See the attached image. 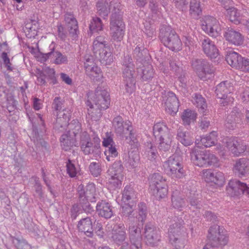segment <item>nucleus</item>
<instances>
[{"instance_id": "f257e3e1", "label": "nucleus", "mask_w": 249, "mask_h": 249, "mask_svg": "<svg viewBox=\"0 0 249 249\" xmlns=\"http://www.w3.org/2000/svg\"><path fill=\"white\" fill-rule=\"evenodd\" d=\"M136 194L133 187L131 185L125 188V215L129 217L128 219L132 224L129 223V231L130 232V240L136 248H138L142 239L140 228L133 226V223L137 221L141 222L143 224L147 214L146 206L144 203H141L139 205L138 217H134V210L136 205Z\"/></svg>"}, {"instance_id": "f03ea898", "label": "nucleus", "mask_w": 249, "mask_h": 249, "mask_svg": "<svg viewBox=\"0 0 249 249\" xmlns=\"http://www.w3.org/2000/svg\"><path fill=\"white\" fill-rule=\"evenodd\" d=\"M114 5V10L111 14L110 19V31L112 39L116 41H121L124 35V22L122 6L118 0H113L111 7Z\"/></svg>"}, {"instance_id": "7ed1b4c3", "label": "nucleus", "mask_w": 249, "mask_h": 249, "mask_svg": "<svg viewBox=\"0 0 249 249\" xmlns=\"http://www.w3.org/2000/svg\"><path fill=\"white\" fill-rule=\"evenodd\" d=\"M190 157L192 161L199 167L217 166L218 161L217 158L209 151L201 150L198 147L191 150Z\"/></svg>"}, {"instance_id": "20e7f679", "label": "nucleus", "mask_w": 249, "mask_h": 249, "mask_svg": "<svg viewBox=\"0 0 249 249\" xmlns=\"http://www.w3.org/2000/svg\"><path fill=\"white\" fill-rule=\"evenodd\" d=\"M163 167L172 178L179 179L184 176V170L182 165V158L177 153L170 156L164 162Z\"/></svg>"}, {"instance_id": "39448f33", "label": "nucleus", "mask_w": 249, "mask_h": 249, "mask_svg": "<svg viewBox=\"0 0 249 249\" xmlns=\"http://www.w3.org/2000/svg\"><path fill=\"white\" fill-rule=\"evenodd\" d=\"M160 37L163 44L173 51L181 49L182 42L176 33L169 26H163L160 29Z\"/></svg>"}, {"instance_id": "423d86ee", "label": "nucleus", "mask_w": 249, "mask_h": 249, "mask_svg": "<svg viewBox=\"0 0 249 249\" xmlns=\"http://www.w3.org/2000/svg\"><path fill=\"white\" fill-rule=\"evenodd\" d=\"M207 237V244L215 248L222 249L227 244L229 241L224 229L217 225L210 227Z\"/></svg>"}, {"instance_id": "0eeeda50", "label": "nucleus", "mask_w": 249, "mask_h": 249, "mask_svg": "<svg viewBox=\"0 0 249 249\" xmlns=\"http://www.w3.org/2000/svg\"><path fill=\"white\" fill-rule=\"evenodd\" d=\"M233 90L232 84L228 81H223L216 87L215 93L217 98L220 99V103L223 106L233 102V98L228 95Z\"/></svg>"}, {"instance_id": "6e6552de", "label": "nucleus", "mask_w": 249, "mask_h": 249, "mask_svg": "<svg viewBox=\"0 0 249 249\" xmlns=\"http://www.w3.org/2000/svg\"><path fill=\"white\" fill-rule=\"evenodd\" d=\"M50 51L46 53L39 52L37 56V59L41 62H44L48 59L56 65L67 64L68 63V57L60 52L55 51L54 47L50 48Z\"/></svg>"}, {"instance_id": "1a4fd4ad", "label": "nucleus", "mask_w": 249, "mask_h": 249, "mask_svg": "<svg viewBox=\"0 0 249 249\" xmlns=\"http://www.w3.org/2000/svg\"><path fill=\"white\" fill-rule=\"evenodd\" d=\"M202 29L210 36L216 38L220 37L221 27L216 19L207 16L203 18L201 24Z\"/></svg>"}, {"instance_id": "9d476101", "label": "nucleus", "mask_w": 249, "mask_h": 249, "mask_svg": "<svg viewBox=\"0 0 249 249\" xmlns=\"http://www.w3.org/2000/svg\"><path fill=\"white\" fill-rule=\"evenodd\" d=\"M192 65L198 77L203 80L210 78L214 71L213 67L205 60H195L192 61Z\"/></svg>"}, {"instance_id": "9b49d317", "label": "nucleus", "mask_w": 249, "mask_h": 249, "mask_svg": "<svg viewBox=\"0 0 249 249\" xmlns=\"http://www.w3.org/2000/svg\"><path fill=\"white\" fill-rule=\"evenodd\" d=\"M90 101L95 107L106 109L109 105V94L106 89L98 87Z\"/></svg>"}, {"instance_id": "f8f14e48", "label": "nucleus", "mask_w": 249, "mask_h": 249, "mask_svg": "<svg viewBox=\"0 0 249 249\" xmlns=\"http://www.w3.org/2000/svg\"><path fill=\"white\" fill-rule=\"evenodd\" d=\"M114 174L108 179V184L114 189L120 188L124 180V167L119 162H115L113 165Z\"/></svg>"}, {"instance_id": "ddd939ff", "label": "nucleus", "mask_w": 249, "mask_h": 249, "mask_svg": "<svg viewBox=\"0 0 249 249\" xmlns=\"http://www.w3.org/2000/svg\"><path fill=\"white\" fill-rule=\"evenodd\" d=\"M79 198L81 203L86 204L89 201H94L95 196V187L94 184H88L85 188L82 185L77 188Z\"/></svg>"}, {"instance_id": "4468645a", "label": "nucleus", "mask_w": 249, "mask_h": 249, "mask_svg": "<svg viewBox=\"0 0 249 249\" xmlns=\"http://www.w3.org/2000/svg\"><path fill=\"white\" fill-rule=\"evenodd\" d=\"M170 222V225L168 229L169 238L172 244L176 243L179 240L183 221L181 218L175 216Z\"/></svg>"}, {"instance_id": "2eb2a0df", "label": "nucleus", "mask_w": 249, "mask_h": 249, "mask_svg": "<svg viewBox=\"0 0 249 249\" xmlns=\"http://www.w3.org/2000/svg\"><path fill=\"white\" fill-rule=\"evenodd\" d=\"M144 233L147 245L154 247L158 244L160 241V231L152 224L149 223L145 225Z\"/></svg>"}, {"instance_id": "dca6fc26", "label": "nucleus", "mask_w": 249, "mask_h": 249, "mask_svg": "<svg viewBox=\"0 0 249 249\" xmlns=\"http://www.w3.org/2000/svg\"><path fill=\"white\" fill-rule=\"evenodd\" d=\"M164 98L166 111L171 115H175L178 111L179 107L178 99L172 92H168Z\"/></svg>"}, {"instance_id": "f3484780", "label": "nucleus", "mask_w": 249, "mask_h": 249, "mask_svg": "<svg viewBox=\"0 0 249 249\" xmlns=\"http://www.w3.org/2000/svg\"><path fill=\"white\" fill-rule=\"evenodd\" d=\"M135 69L133 60L131 57L128 56L127 63H125V78L128 79V80L125 79V81H127L126 86L128 87V89H127V92H132L135 88Z\"/></svg>"}, {"instance_id": "a211bd4d", "label": "nucleus", "mask_w": 249, "mask_h": 249, "mask_svg": "<svg viewBox=\"0 0 249 249\" xmlns=\"http://www.w3.org/2000/svg\"><path fill=\"white\" fill-rule=\"evenodd\" d=\"M228 185V191L234 196L249 194V187L247 185L236 179L230 180Z\"/></svg>"}, {"instance_id": "6ab92c4d", "label": "nucleus", "mask_w": 249, "mask_h": 249, "mask_svg": "<svg viewBox=\"0 0 249 249\" xmlns=\"http://www.w3.org/2000/svg\"><path fill=\"white\" fill-rule=\"evenodd\" d=\"M202 47L204 53L212 60L216 58L219 55L214 43L207 37L202 40Z\"/></svg>"}, {"instance_id": "aec40b11", "label": "nucleus", "mask_w": 249, "mask_h": 249, "mask_svg": "<svg viewBox=\"0 0 249 249\" xmlns=\"http://www.w3.org/2000/svg\"><path fill=\"white\" fill-rule=\"evenodd\" d=\"M202 173L203 176L207 182H213L218 185H222L224 182V174L221 172L206 169L203 170Z\"/></svg>"}, {"instance_id": "412c9836", "label": "nucleus", "mask_w": 249, "mask_h": 249, "mask_svg": "<svg viewBox=\"0 0 249 249\" xmlns=\"http://www.w3.org/2000/svg\"><path fill=\"white\" fill-rule=\"evenodd\" d=\"M224 36L227 41L234 45L238 46L243 42V36L241 34L232 28H228L226 29Z\"/></svg>"}, {"instance_id": "4be33fe9", "label": "nucleus", "mask_w": 249, "mask_h": 249, "mask_svg": "<svg viewBox=\"0 0 249 249\" xmlns=\"http://www.w3.org/2000/svg\"><path fill=\"white\" fill-rule=\"evenodd\" d=\"M80 145L84 154L89 155L93 152V143L91 142L89 134L85 131L80 135Z\"/></svg>"}, {"instance_id": "5701e85b", "label": "nucleus", "mask_w": 249, "mask_h": 249, "mask_svg": "<svg viewBox=\"0 0 249 249\" xmlns=\"http://www.w3.org/2000/svg\"><path fill=\"white\" fill-rule=\"evenodd\" d=\"M65 21L66 22L70 35L74 38L77 37L78 30L77 21L73 15L66 13L65 15Z\"/></svg>"}, {"instance_id": "b1692460", "label": "nucleus", "mask_w": 249, "mask_h": 249, "mask_svg": "<svg viewBox=\"0 0 249 249\" xmlns=\"http://www.w3.org/2000/svg\"><path fill=\"white\" fill-rule=\"evenodd\" d=\"M96 210L98 214L105 218H109L113 215L112 207L108 202L102 200L96 205Z\"/></svg>"}, {"instance_id": "393cba45", "label": "nucleus", "mask_w": 249, "mask_h": 249, "mask_svg": "<svg viewBox=\"0 0 249 249\" xmlns=\"http://www.w3.org/2000/svg\"><path fill=\"white\" fill-rule=\"evenodd\" d=\"M242 116L240 110L237 107H234L230 115L228 116L225 124L226 127L229 129H233L236 124L238 123Z\"/></svg>"}, {"instance_id": "a878e982", "label": "nucleus", "mask_w": 249, "mask_h": 249, "mask_svg": "<svg viewBox=\"0 0 249 249\" xmlns=\"http://www.w3.org/2000/svg\"><path fill=\"white\" fill-rule=\"evenodd\" d=\"M125 135H129L125 138L126 142L129 144L131 148L137 149L138 142L136 137V133L130 121H128V123L125 122Z\"/></svg>"}, {"instance_id": "bb28decb", "label": "nucleus", "mask_w": 249, "mask_h": 249, "mask_svg": "<svg viewBox=\"0 0 249 249\" xmlns=\"http://www.w3.org/2000/svg\"><path fill=\"white\" fill-rule=\"evenodd\" d=\"M228 147L234 156H238L246 152L248 146L241 140H233L228 142Z\"/></svg>"}, {"instance_id": "cd10ccee", "label": "nucleus", "mask_w": 249, "mask_h": 249, "mask_svg": "<svg viewBox=\"0 0 249 249\" xmlns=\"http://www.w3.org/2000/svg\"><path fill=\"white\" fill-rule=\"evenodd\" d=\"M243 59L239 54L233 51L228 52L226 56L227 63L236 69L240 68Z\"/></svg>"}, {"instance_id": "c85d7f7f", "label": "nucleus", "mask_w": 249, "mask_h": 249, "mask_svg": "<svg viewBox=\"0 0 249 249\" xmlns=\"http://www.w3.org/2000/svg\"><path fill=\"white\" fill-rule=\"evenodd\" d=\"M71 111L68 108H65L62 110L56 112V126L60 125L63 127L67 125L71 116Z\"/></svg>"}, {"instance_id": "c756f323", "label": "nucleus", "mask_w": 249, "mask_h": 249, "mask_svg": "<svg viewBox=\"0 0 249 249\" xmlns=\"http://www.w3.org/2000/svg\"><path fill=\"white\" fill-rule=\"evenodd\" d=\"M80 231L83 232L88 237H91L93 235L92 222L89 217L81 220L78 224Z\"/></svg>"}, {"instance_id": "7c9ffc66", "label": "nucleus", "mask_w": 249, "mask_h": 249, "mask_svg": "<svg viewBox=\"0 0 249 249\" xmlns=\"http://www.w3.org/2000/svg\"><path fill=\"white\" fill-rule=\"evenodd\" d=\"M60 141L62 148L65 151H69L73 146H77L78 144L74 138L68 134L62 135Z\"/></svg>"}, {"instance_id": "2f4dec72", "label": "nucleus", "mask_w": 249, "mask_h": 249, "mask_svg": "<svg viewBox=\"0 0 249 249\" xmlns=\"http://www.w3.org/2000/svg\"><path fill=\"white\" fill-rule=\"evenodd\" d=\"M112 238L114 242L118 246H122L120 249H124V227L117 226L114 228Z\"/></svg>"}, {"instance_id": "473e14b6", "label": "nucleus", "mask_w": 249, "mask_h": 249, "mask_svg": "<svg viewBox=\"0 0 249 249\" xmlns=\"http://www.w3.org/2000/svg\"><path fill=\"white\" fill-rule=\"evenodd\" d=\"M87 105L89 107V108H88L89 119L92 122H97L99 120L102 116L101 110L104 109L95 107L89 100L87 102Z\"/></svg>"}, {"instance_id": "72a5a7b5", "label": "nucleus", "mask_w": 249, "mask_h": 249, "mask_svg": "<svg viewBox=\"0 0 249 249\" xmlns=\"http://www.w3.org/2000/svg\"><path fill=\"white\" fill-rule=\"evenodd\" d=\"M172 136L169 131L158 138L159 140V148L163 151H168L172 141Z\"/></svg>"}, {"instance_id": "f704fd0d", "label": "nucleus", "mask_w": 249, "mask_h": 249, "mask_svg": "<svg viewBox=\"0 0 249 249\" xmlns=\"http://www.w3.org/2000/svg\"><path fill=\"white\" fill-rule=\"evenodd\" d=\"M249 161L247 158H241L234 165L235 172L239 176H243L248 172Z\"/></svg>"}, {"instance_id": "c9c22d12", "label": "nucleus", "mask_w": 249, "mask_h": 249, "mask_svg": "<svg viewBox=\"0 0 249 249\" xmlns=\"http://www.w3.org/2000/svg\"><path fill=\"white\" fill-rule=\"evenodd\" d=\"M112 0L110 1L109 5H108V3L106 1H100L97 2L96 7L97 10L98 14L101 17L104 18H106L107 17L109 12L110 10L112 9V14L113 13V11H114V5H112L111 7V3L113 1Z\"/></svg>"}, {"instance_id": "e433bc0d", "label": "nucleus", "mask_w": 249, "mask_h": 249, "mask_svg": "<svg viewBox=\"0 0 249 249\" xmlns=\"http://www.w3.org/2000/svg\"><path fill=\"white\" fill-rule=\"evenodd\" d=\"M166 179L163 178L160 173H157L152 174L149 178V189H154L157 187L165 186L166 184Z\"/></svg>"}, {"instance_id": "4c0bfd02", "label": "nucleus", "mask_w": 249, "mask_h": 249, "mask_svg": "<svg viewBox=\"0 0 249 249\" xmlns=\"http://www.w3.org/2000/svg\"><path fill=\"white\" fill-rule=\"evenodd\" d=\"M177 137L178 140L184 146H188L193 142V139L190 134L185 131L181 127H179L177 131Z\"/></svg>"}, {"instance_id": "58836bf2", "label": "nucleus", "mask_w": 249, "mask_h": 249, "mask_svg": "<svg viewBox=\"0 0 249 249\" xmlns=\"http://www.w3.org/2000/svg\"><path fill=\"white\" fill-rule=\"evenodd\" d=\"M85 71L87 75L93 81H99L102 77L101 69L96 65L92 67L88 65V68L85 69Z\"/></svg>"}, {"instance_id": "ea45409f", "label": "nucleus", "mask_w": 249, "mask_h": 249, "mask_svg": "<svg viewBox=\"0 0 249 249\" xmlns=\"http://www.w3.org/2000/svg\"><path fill=\"white\" fill-rule=\"evenodd\" d=\"M200 141L201 144L206 147L215 145L217 142V132L212 131L208 135L202 137Z\"/></svg>"}, {"instance_id": "a19ab883", "label": "nucleus", "mask_w": 249, "mask_h": 249, "mask_svg": "<svg viewBox=\"0 0 249 249\" xmlns=\"http://www.w3.org/2000/svg\"><path fill=\"white\" fill-rule=\"evenodd\" d=\"M143 156L150 160H154L157 157L156 147L151 142H147L143 151Z\"/></svg>"}, {"instance_id": "79ce46f5", "label": "nucleus", "mask_w": 249, "mask_h": 249, "mask_svg": "<svg viewBox=\"0 0 249 249\" xmlns=\"http://www.w3.org/2000/svg\"><path fill=\"white\" fill-rule=\"evenodd\" d=\"M106 42L104 38L101 36H97L93 43V51L94 54L97 57V54L102 52L103 50H106L108 48L107 46Z\"/></svg>"}, {"instance_id": "37998d69", "label": "nucleus", "mask_w": 249, "mask_h": 249, "mask_svg": "<svg viewBox=\"0 0 249 249\" xmlns=\"http://www.w3.org/2000/svg\"><path fill=\"white\" fill-rule=\"evenodd\" d=\"M181 118L184 125H189L196 120V113L193 110L187 109L182 112Z\"/></svg>"}, {"instance_id": "c03bdc74", "label": "nucleus", "mask_w": 249, "mask_h": 249, "mask_svg": "<svg viewBox=\"0 0 249 249\" xmlns=\"http://www.w3.org/2000/svg\"><path fill=\"white\" fill-rule=\"evenodd\" d=\"M192 102L198 109L199 112L204 114L207 110V104L205 99L199 94H196L193 98Z\"/></svg>"}, {"instance_id": "a18cd8bd", "label": "nucleus", "mask_w": 249, "mask_h": 249, "mask_svg": "<svg viewBox=\"0 0 249 249\" xmlns=\"http://www.w3.org/2000/svg\"><path fill=\"white\" fill-rule=\"evenodd\" d=\"M108 48L103 50L98 54L100 61L104 65H110L113 61V55L111 52L108 51Z\"/></svg>"}, {"instance_id": "49530a36", "label": "nucleus", "mask_w": 249, "mask_h": 249, "mask_svg": "<svg viewBox=\"0 0 249 249\" xmlns=\"http://www.w3.org/2000/svg\"><path fill=\"white\" fill-rule=\"evenodd\" d=\"M69 129V134L71 136V134H73L75 137L77 134L80 133V135L83 132L82 131V126L81 124L77 120H72L71 123L68 124Z\"/></svg>"}, {"instance_id": "de8ad7c7", "label": "nucleus", "mask_w": 249, "mask_h": 249, "mask_svg": "<svg viewBox=\"0 0 249 249\" xmlns=\"http://www.w3.org/2000/svg\"><path fill=\"white\" fill-rule=\"evenodd\" d=\"M38 27V23L36 21H32L31 23L26 24L24 31L28 37L31 38L37 35Z\"/></svg>"}, {"instance_id": "09e8293b", "label": "nucleus", "mask_w": 249, "mask_h": 249, "mask_svg": "<svg viewBox=\"0 0 249 249\" xmlns=\"http://www.w3.org/2000/svg\"><path fill=\"white\" fill-rule=\"evenodd\" d=\"M150 191L157 199H160L164 198L168 192L167 184L165 186L157 187L154 189H150Z\"/></svg>"}, {"instance_id": "8fccbe9b", "label": "nucleus", "mask_w": 249, "mask_h": 249, "mask_svg": "<svg viewBox=\"0 0 249 249\" xmlns=\"http://www.w3.org/2000/svg\"><path fill=\"white\" fill-rule=\"evenodd\" d=\"M189 13L194 18H197L201 13L200 3L196 0H191L190 3Z\"/></svg>"}, {"instance_id": "3c124183", "label": "nucleus", "mask_w": 249, "mask_h": 249, "mask_svg": "<svg viewBox=\"0 0 249 249\" xmlns=\"http://www.w3.org/2000/svg\"><path fill=\"white\" fill-rule=\"evenodd\" d=\"M103 24L101 19L98 17H93L89 26V30L91 34L103 30Z\"/></svg>"}, {"instance_id": "603ef678", "label": "nucleus", "mask_w": 249, "mask_h": 249, "mask_svg": "<svg viewBox=\"0 0 249 249\" xmlns=\"http://www.w3.org/2000/svg\"><path fill=\"white\" fill-rule=\"evenodd\" d=\"M227 14L231 21L236 24L240 23V13L236 8L232 7L228 9Z\"/></svg>"}, {"instance_id": "864d4df0", "label": "nucleus", "mask_w": 249, "mask_h": 249, "mask_svg": "<svg viewBox=\"0 0 249 249\" xmlns=\"http://www.w3.org/2000/svg\"><path fill=\"white\" fill-rule=\"evenodd\" d=\"M169 131L168 127L162 123H157L153 126V134L156 138H159L162 134Z\"/></svg>"}, {"instance_id": "5fc2aeb1", "label": "nucleus", "mask_w": 249, "mask_h": 249, "mask_svg": "<svg viewBox=\"0 0 249 249\" xmlns=\"http://www.w3.org/2000/svg\"><path fill=\"white\" fill-rule=\"evenodd\" d=\"M169 65L171 70L176 73L177 74L182 73L181 64L177 57H172L169 60Z\"/></svg>"}, {"instance_id": "6e6d98bb", "label": "nucleus", "mask_w": 249, "mask_h": 249, "mask_svg": "<svg viewBox=\"0 0 249 249\" xmlns=\"http://www.w3.org/2000/svg\"><path fill=\"white\" fill-rule=\"evenodd\" d=\"M142 78L143 80L147 81L151 79L154 75L153 69L152 66L150 64H147L144 66L142 69Z\"/></svg>"}, {"instance_id": "4d7b16f0", "label": "nucleus", "mask_w": 249, "mask_h": 249, "mask_svg": "<svg viewBox=\"0 0 249 249\" xmlns=\"http://www.w3.org/2000/svg\"><path fill=\"white\" fill-rule=\"evenodd\" d=\"M31 182H33V187L37 196L39 197H42V186L39 178L37 177H33L31 178Z\"/></svg>"}, {"instance_id": "13d9d810", "label": "nucleus", "mask_w": 249, "mask_h": 249, "mask_svg": "<svg viewBox=\"0 0 249 249\" xmlns=\"http://www.w3.org/2000/svg\"><path fill=\"white\" fill-rule=\"evenodd\" d=\"M123 119L120 116L115 117L113 121V125L116 133L121 134L124 130Z\"/></svg>"}, {"instance_id": "bf43d9fd", "label": "nucleus", "mask_w": 249, "mask_h": 249, "mask_svg": "<svg viewBox=\"0 0 249 249\" xmlns=\"http://www.w3.org/2000/svg\"><path fill=\"white\" fill-rule=\"evenodd\" d=\"M190 195L189 196V201L191 206L196 209H200L201 206L200 200L198 197V194L195 193L192 194L190 193Z\"/></svg>"}, {"instance_id": "052dcab7", "label": "nucleus", "mask_w": 249, "mask_h": 249, "mask_svg": "<svg viewBox=\"0 0 249 249\" xmlns=\"http://www.w3.org/2000/svg\"><path fill=\"white\" fill-rule=\"evenodd\" d=\"M89 169L91 174L96 177L99 176L101 172V164L99 162H91L89 166Z\"/></svg>"}, {"instance_id": "680f3d73", "label": "nucleus", "mask_w": 249, "mask_h": 249, "mask_svg": "<svg viewBox=\"0 0 249 249\" xmlns=\"http://www.w3.org/2000/svg\"><path fill=\"white\" fill-rule=\"evenodd\" d=\"M207 111L205 112L203 114V116L201 118V120L200 121V127L202 129L205 130L208 128V127L210 125V122L211 120V119L210 117H207Z\"/></svg>"}, {"instance_id": "e2e57ef3", "label": "nucleus", "mask_w": 249, "mask_h": 249, "mask_svg": "<svg viewBox=\"0 0 249 249\" xmlns=\"http://www.w3.org/2000/svg\"><path fill=\"white\" fill-rule=\"evenodd\" d=\"M172 202L173 206L176 209H179L185 205V202L182 198L175 195L172 196Z\"/></svg>"}, {"instance_id": "0e129e2a", "label": "nucleus", "mask_w": 249, "mask_h": 249, "mask_svg": "<svg viewBox=\"0 0 249 249\" xmlns=\"http://www.w3.org/2000/svg\"><path fill=\"white\" fill-rule=\"evenodd\" d=\"M139 161V157L137 151H133L131 153L129 152L128 162L132 167H135L136 164Z\"/></svg>"}, {"instance_id": "69168bd1", "label": "nucleus", "mask_w": 249, "mask_h": 249, "mask_svg": "<svg viewBox=\"0 0 249 249\" xmlns=\"http://www.w3.org/2000/svg\"><path fill=\"white\" fill-rule=\"evenodd\" d=\"M1 58L3 61V64L5 67L9 71H13L14 70V68L12 66V64L10 62L9 58L8 57L7 54L5 52H3L1 54Z\"/></svg>"}, {"instance_id": "338daca9", "label": "nucleus", "mask_w": 249, "mask_h": 249, "mask_svg": "<svg viewBox=\"0 0 249 249\" xmlns=\"http://www.w3.org/2000/svg\"><path fill=\"white\" fill-rule=\"evenodd\" d=\"M66 166L67 173L69 176L71 178L75 177L77 174V170L75 165L70 160H68Z\"/></svg>"}, {"instance_id": "774afa93", "label": "nucleus", "mask_w": 249, "mask_h": 249, "mask_svg": "<svg viewBox=\"0 0 249 249\" xmlns=\"http://www.w3.org/2000/svg\"><path fill=\"white\" fill-rule=\"evenodd\" d=\"M64 101L60 97H55L53 101L52 107L57 112L61 110L63 107Z\"/></svg>"}]
</instances>
